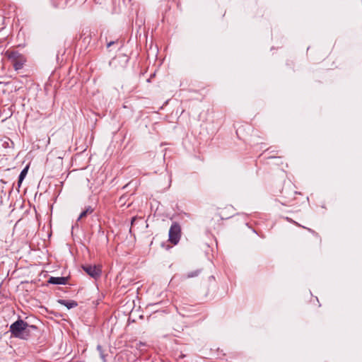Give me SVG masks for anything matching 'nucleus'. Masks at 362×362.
Instances as JSON below:
<instances>
[{
  "label": "nucleus",
  "instance_id": "4",
  "mask_svg": "<svg viewBox=\"0 0 362 362\" xmlns=\"http://www.w3.org/2000/svg\"><path fill=\"white\" fill-rule=\"evenodd\" d=\"M82 269L87 274L95 279H98L102 274V269L100 265L86 264L83 265Z\"/></svg>",
  "mask_w": 362,
  "mask_h": 362
},
{
  "label": "nucleus",
  "instance_id": "11",
  "mask_svg": "<svg viewBox=\"0 0 362 362\" xmlns=\"http://www.w3.org/2000/svg\"><path fill=\"white\" fill-rule=\"evenodd\" d=\"M28 165H27L21 173L19 177H18V186L21 185V182H23V179L26 176L28 170Z\"/></svg>",
  "mask_w": 362,
  "mask_h": 362
},
{
  "label": "nucleus",
  "instance_id": "1",
  "mask_svg": "<svg viewBox=\"0 0 362 362\" xmlns=\"http://www.w3.org/2000/svg\"><path fill=\"white\" fill-rule=\"evenodd\" d=\"M35 329L36 327L34 325H29L27 322L21 319L11 325L9 331L11 335L16 338L21 339H28L30 337V329Z\"/></svg>",
  "mask_w": 362,
  "mask_h": 362
},
{
  "label": "nucleus",
  "instance_id": "13",
  "mask_svg": "<svg viewBox=\"0 0 362 362\" xmlns=\"http://www.w3.org/2000/svg\"><path fill=\"white\" fill-rule=\"evenodd\" d=\"M97 349L98 351H99L100 353V358H102V360L103 361V362H106V358H105V354H104V351L103 350V347L101 345H98L97 346Z\"/></svg>",
  "mask_w": 362,
  "mask_h": 362
},
{
  "label": "nucleus",
  "instance_id": "8",
  "mask_svg": "<svg viewBox=\"0 0 362 362\" xmlns=\"http://www.w3.org/2000/svg\"><path fill=\"white\" fill-rule=\"evenodd\" d=\"M91 31L90 29H85L82 31L80 40H81L85 44H89L92 37Z\"/></svg>",
  "mask_w": 362,
  "mask_h": 362
},
{
  "label": "nucleus",
  "instance_id": "15",
  "mask_svg": "<svg viewBox=\"0 0 362 362\" xmlns=\"http://www.w3.org/2000/svg\"><path fill=\"white\" fill-rule=\"evenodd\" d=\"M136 216H134L132 218V221H131V223L132 225L134 223V221H136Z\"/></svg>",
  "mask_w": 362,
  "mask_h": 362
},
{
  "label": "nucleus",
  "instance_id": "7",
  "mask_svg": "<svg viewBox=\"0 0 362 362\" xmlns=\"http://www.w3.org/2000/svg\"><path fill=\"white\" fill-rule=\"evenodd\" d=\"M69 277H54L52 276L49 279L48 283L51 284H60L65 285L68 282Z\"/></svg>",
  "mask_w": 362,
  "mask_h": 362
},
{
  "label": "nucleus",
  "instance_id": "14",
  "mask_svg": "<svg viewBox=\"0 0 362 362\" xmlns=\"http://www.w3.org/2000/svg\"><path fill=\"white\" fill-rule=\"evenodd\" d=\"M114 43H115V42H114V41H112V42H108V43H107V47H110L112 45H113Z\"/></svg>",
  "mask_w": 362,
  "mask_h": 362
},
{
  "label": "nucleus",
  "instance_id": "5",
  "mask_svg": "<svg viewBox=\"0 0 362 362\" xmlns=\"http://www.w3.org/2000/svg\"><path fill=\"white\" fill-rule=\"evenodd\" d=\"M234 214V209L231 205H226L224 207H218L215 216H218L221 220L230 218Z\"/></svg>",
  "mask_w": 362,
  "mask_h": 362
},
{
  "label": "nucleus",
  "instance_id": "6",
  "mask_svg": "<svg viewBox=\"0 0 362 362\" xmlns=\"http://www.w3.org/2000/svg\"><path fill=\"white\" fill-rule=\"evenodd\" d=\"M286 220H287L288 221H289L290 223H293V224L296 225V226H298V227H302V228H303L307 229L308 231H310V232L313 235V236H314V237L315 238V239L317 240V243H319V244H320V243H321L322 239H321V238H320V235H319L317 233H316L315 230H312L311 228H306V227H305V226H301L300 223H298V222L295 221L294 220H293V219H292V218H288V217H287V218H286Z\"/></svg>",
  "mask_w": 362,
  "mask_h": 362
},
{
  "label": "nucleus",
  "instance_id": "2",
  "mask_svg": "<svg viewBox=\"0 0 362 362\" xmlns=\"http://www.w3.org/2000/svg\"><path fill=\"white\" fill-rule=\"evenodd\" d=\"M5 55L11 61L16 71L22 69L27 61L26 57L18 51L7 50Z\"/></svg>",
  "mask_w": 362,
  "mask_h": 362
},
{
  "label": "nucleus",
  "instance_id": "9",
  "mask_svg": "<svg viewBox=\"0 0 362 362\" xmlns=\"http://www.w3.org/2000/svg\"><path fill=\"white\" fill-rule=\"evenodd\" d=\"M58 303L61 305L66 306L68 309L75 308L78 305L77 302L75 300H66L60 299L58 300Z\"/></svg>",
  "mask_w": 362,
  "mask_h": 362
},
{
  "label": "nucleus",
  "instance_id": "3",
  "mask_svg": "<svg viewBox=\"0 0 362 362\" xmlns=\"http://www.w3.org/2000/svg\"><path fill=\"white\" fill-rule=\"evenodd\" d=\"M181 236V227L177 222L173 223L169 230V241L173 244L177 245Z\"/></svg>",
  "mask_w": 362,
  "mask_h": 362
},
{
  "label": "nucleus",
  "instance_id": "16",
  "mask_svg": "<svg viewBox=\"0 0 362 362\" xmlns=\"http://www.w3.org/2000/svg\"><path fill=\"white\" fill-rule=\"evenodd\" d=\"M276 158V156H269L267 158L270 159V158ZM277 158H281V156H278Z\"/></svg>",
  "mask_w": 362,
  "mask_h": 362
},
{
  "label": "nucleus",
  "instance_id": "12",
  "mask_svg": "<svg viewBox=\"0 0 362 362\" xmlns=\"http://www.w3.org/2000/svg\"><path fill=\"white\" fill-rule=\"evenodd\" d=\"M199 274V270L193 271V272H189V273L185 274L183 276V278L184 279H189V278L195 277V276H198Z\"/></svg>",
  "mask_w": 362,
  "mask_h": 362
},
{
  "label": "nucleus",
  "instance_id": "10",
  "mask_svg": "<svg viewBox=\"0 0 362 362\" xmlns=\"http://www.w3.org/2000/svg\"><path fill=\"white\" fill-rule=\"evenodd\" d=\"M93 211V209L91 206H88L86 210H84L79 216L78 221L81 220V218L86 217L88 214H92Z\"/></svg>",
  "mask_w": 362,
  "mask_h": 362
}]
</instances>
